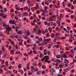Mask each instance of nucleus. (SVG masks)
<instances>
[{
  "label": "nucleus",
  "mask_w": 76,
  "mask_h": 76,
  "mask_svg": "<svg viewBox=\"0 0 76 76\" xmlns=\"http://www.w3.org/2000/svg\"><path fill=\"white\" fill-rule=\"evenodd\" d=\"M0 35H1V37H2L4 38H5V35L3 34V33L1 32H0Z\"/></svg>",
  "instance_id": "423d86ee"
},
{
  "label": "nucleus",
  "mask_w": 76,
  "mask_h": 76,
  "mask_svg": "<svg viewBox=\"0 0 76 76\" xmlns=\"http://www.w3.org/2000/svg\"><path fill=\"white\" fill-rule=\"evenodd\" d=\"M42 53H40V58H42Z\"/></svg>",
  "instance_id": "c85d7f7f"
},
{
  "label": "nucleus",
  "mask_w": 76,
  "mask_h": 76,
  "mask_svg": "<svg viewBox=\"0 0 76 76\" xmlns=\"http://www.w3.org/2000/svg\"><path fill=\"white\" fill-rule=\"evenodd\" d=\"M71 6H72V4H69L68 5V6L69 7H70Z\"/></svg>",
  "instance_id": "79ce46f5"
},
{
  "label": "nucleus",
  "mask_w": 76,
  "mask_h": 76,
  "mask_svg": "<svg viewBox=\"0 0 76 76\" xmlns=\"http://www.w3.org/2000/svg\"><path fill=\"white\" fill-rule=\"evenodd\" d=\"M47 53L49 56H50L51 55V52H48Z\"/></svg>",
  "instance_id": "f704fd0d"
},
{
  "label": "nucleus",
  "mask_w": 76,
  "mask_h": 76,
  "mask_svg": "<svg viewBox=\"0 0 76 76\" xmlns=\"http://www.w3.org/2000/svg\"><path fill=\"white\" fill-rule=\"evenodd\" d=\"M44 9L45 10H44V11H45V12H47V7H44Z\"/></svg>",
  "instance_id": "f3484780"
},
{
  "label": "nucleus",
  "mask_w": 76,
  "mask_h": 76,
  "mask_svg": "<svg viewBox=\"0 0 76 76\" xmlns=\"http://www.w3.org/2000/svg\"><path fill=\"white\" fill-rule=\"evenodd\" d=\"M31 71L32 72H34V71H35V70H34V69H31Z\"/></svg>",
  "instance_id": "13d9d810"
},
{
  "label": "nucleus",
  "mask_w": 76,
  "mask_h": 76,
  "mask_svg": "<svg viewBox=\"0 0 76 76\" xmlns=\"http://www.w3.org/2000/svg\"><path fill=\"white\" fill-rule=\"evenodd\" d=\"M34 59H35V60H38V57L36 56L34 57Z\"/></svg>",
  "instance_id": "7c9ffc66"
},
{
  "label": "nucleus",
  "mask_w": 76,
  "mask_h": 76,
  "mask_svg": "<svg viewBox=\"0 0 76 76\" xmlns=\"http://www.w3.org/2000/svg\"><path fill=\"white\" fill-rule=\"evenodd\" d=\"M3 26H4L5 27H4V28H8V27H9V25H7V26H6V25L5 24H4L3 25Z\"/></svg>",
  "instance_id": "6e6552de"
},
{
  "label": "nucleus",
  "mask_w": 76,
  "mask_h": 76,
  "mask_svg": "<svg viewBox=\"0 0 76 76\" xmlns=\"http://www.w3.org/2000/svg\"><path fill=\"white\" fill-rule=\"evenodd\" d=\"M75 34L72 33L70 34V36H71V38H73V35H74Z\"/></svg>",
  "instance_id": "2eb2a0df"
},
{
  "label": "nucleus",
  "mask_w": 76,
  "mask_h": 76,
  "mask_svg": "<svg viewBox=\"0 0 76 76\" xmlns=\"http://www.w3.org/2000/svg\"><path fill=\"white\" fill-rule=\"evenodd\" d=\"M64 31H65V32H67V30H66V28H64Z\"/></svg>",
  "instance_id": "09e8293b"
},
{
  "label": "nucleus",
  "mask_w": 76,
  "mask_h": 76,
  "mask_svg": "<svg viewBox=\"0 0 76 76\" xmlns=\"http://www.w3.org/2000/svg\"><path fill=\"white\" fill-rule=\"evenodd\" d=\"M18 17L19 18H21V14H18Z\"/></svg>",
  "instance_id": "e433bc0d"
},
{
  "label": "nucleus",
  "mask_w": 76,
  "mask_h": 76,
  "mask_svg": "<svg viewBox=\"0 0 76 76\" xmlns=\"http://www.w3.org/2000/svg\"><path fill=\"white\" fill-rule=\"evenodd\" d=\"M53 26H57V24L56 23H53Z\"/></svg>",
  "instance_id": "37998d69"
},
{
  "label": "nucleus",
  "mask_w": 76,
  "mask_h": 76,
  "mask_svg": "<svg viewBox=\"0 0 76 76\" xmlns=\"http://www.w3.org/2000/svg\"><path fill=\"white\" fill-rule=\"evenodd\" d=\"M54 34L52 33V34L51 35V37H54Z\"/></svg>",
  "instance_id": "864d4df0"
},
{
  "label": "nucleus",
  "mask_w": 76,
  "mask_h": 76,
  "mask_svg": "<svg viewBox=\"0 0 76 76\" xmlns=\"http://www.w3.org/2000/svg\"><path fill=\"white\" fill-rule=\"evenodd\" d=\"M68 63H67L66 62H64L63 63V67H67L68 66Z\"/></svg>",
  "instance_id": "f03ea898"
},
{
  "label": "nucleus",
  "mask_w": 76,
  "mask_h": 76,
  "mask_svg": "<svg viewBox=\"0 0 76 76\" xmlns=\"http://www.w3.org/2000/svg\"><path fill=\"white\" fill-rule=\"evenodd\" d=\"M2 51H4L6 50H5V48L4 47H2Z\"/></svg>",
  "instance_id": "a211bd4d"
},
{
  "label": "nucleus",
  "mask_w": 76,
  "mask_h": 76,
  "mask_svg": "<svg viewBox=\"0 0 76 76\" xmlns=\"http://www.w3.org/2000/svg\"><path fill=\"white\" fill-rule=\"evenodd\" d=\"M45 32H46V33L48 32V29H46L45 30Z\"/></svg>",
  "instance_id": "680f3d73"
},
{
  "label": "nucleus",
  "mask_w": 76,
  "mask_h": 76,
  "mask_svg": "<svg viewBox=\"0 0 76 76\" xmlns=\"http://www.w3.org/2000/svg\"><path fill=\"white\" fill-rule=\"evenodd\" d=\"M55 47H56V48H58V47H59V45H55Z\"/></svg>",
  "instance_id": "c9c22d12"
},
{
  "label": "nucleus",
  "mask_w": 76,
  "mask_h": 76,
  "mask_svg": "<svg viewBox=\"0 0 76 76\" xmlns=\"http://www.w3.org/2000/svg\"><path fill=\"white\" fill-rule=\"evenodd\" d=\"M70 9H69L68 10V11H67V12H70Z\"/></svg>",
  "instance_id": "338daca9"
},
{
  "label": "nucleus",
  "mask_w": 76,
  "mask_h": 76,
  "mask_svg": "<svg viewBox=\"0 0 76 76\" xmlns=\"http://www.w3.org/2000/svg\"><path fill=\"white\" fill-rule=\"evenodd\" d=\"M38 32H39V33H40V34H41V30H39Z\"/></svg>",
  "instance_id": "6e6d98bb"
},
{
  "label": "nucleus",
  "mask_w": 76,
  "mask_h": 76,
  "mask_svg": "<svg viewBox=\"0 0 76 76\" xmlns=\"http://www.w3.org/2000/svg\"><path fill=\"white\" fill-rule=\"evenodd\" d=\"M45 14H46V15H47V14L49 13V11H45Z\"/></svg>",
  "instance_id": "dca6fc26"
},
{
  "label": "nucleus",
  "mask_w": 76,
  "mask_h": 76,
  "mask_svg": "<svg viewBox=\"0 0 76 76\" xmlns=\"http://www.w3.org/2000/svg\"><path fill=\"white\" fill-rule=\"evenodd\" d=\"M43 13H42V16H45V11L44 10H43Z\"/></svg>",
  "instance_id": "1a4fd4ad"
},
{
  "label": "nucleus",
  "mask_w": 76,
  "mask_h": 76,
  "mask_svg": "<svg viewBox=\"0 0 76 76\" xmlns=\"http://www.w3.org/2000/svg\"><path fill=\"white\" fill-rule=\"evenodd\" d=\"M9 49H10V50H11V49H12V47L11 46V45H9Z\"/></svg>",
  "instance_id": "5fc2aeb1"
},
{
  "label": "nucleus",
  "mask_w": 76,
  "mask_h": 76,
  "mask_svg": "<svg viewBox=\"0 0 76 76\" xmlns=\"http://www.w3.org/2000/svg\"><path fill=\"white\" fill-rule=\"evenodd\" d=\"M72 39H73V40L74 41H76V39L75 38V36H73Z\"/></svg>",
  "instance_id": "412c9836"
},
{
  "label": "nucleus",
  "mask_w": 76,
  "mask_h": 76,
  "mask_svg": "<svg viewBox=\"0 0 76 76\" xmlns=\"http://www.w3.org/2000/svg\"><path fill=\"white\" fill-rule=\"evenodd\" d=\"M74 28H76V24H74Z\"/></svg>",
  "instance_id": "69168bd1"
},
{
  "label": "nucleus",
  "mask_w": 76,
  "mask_h": 76,
  "mask_svg": "<svg viewBox=\"0 0 76 76\" xmlns=\"http://www.w3.org/2000/svg\"><path fill=\"white\" fill-rule=\"evenodd\" d=\"M17 34H19V35H22L23 34L22 31H19L17 32Z\"/></svg>",
  "instance_id": "39448f33"
},
{
  "label": "nucleus",
  "mask_w": 76,
  "mask_h": 76,
  "mask_svg": "<svg viewBox=\"0 0 76 76\" xmlns=\"http://www.w3.org/2000/svg\"><path fill=\"white\" fill-rule=\"evenodd\" d=\"M31 38H34V35H31L30 36Z\"/></svg>",
  "instance_id": "5701e85b"
},
{
  "label": "nucleus",
  "mask_w": 76,
  "mask_h": 76,
  "mask_svg": "<svg viewBox=\"0 0 76 76\" xmlns=\"http://www.w3.org/2000/svg\"><path fill=\"white\" fill-rule=\"evenodd\" d=\"M33 45V43H31L30 44V45L31 47H32Z\"/></svg>",
  "instance_id": "de8ad7c7"
},
{
  "label": "nucleus",
  "mask_w": 76,
  "mask_h": 76,
  "mask_svg": "<svg viewBox=\"0 0 76 76\" xmlns=\"http://www.w3.org/2000/svg\"><path fill=\"white\" fill-rule=\"evenodd\" d=\"M41 73V71H38L37 72V75H39Z\"/></svg>",
  "instance_id": "393cba45"
},
{
  "label": "nucleus",
  "mask_w": 76,
  "mask_h": 76,
  "mask_svg": "<svg viewBox=\"0 0 76 76\" xmlns=\"http://www.w3.org/2000/svg\"><path fill=\"white\" fill-rule=\"evenodd\" d=\"M4 12H7V10H6V8H4Z\"/></svg>",
  "instance_id": "49530a36"
},
{
  "label": "nucleus",
  "mask_w": 76,
  "mask_h": 76,
  "mask_svg": "<svg viewBox=\"0 0 76 76\" xmlns=\"http://www.w3.org/2000/svg\"><path fill=\"white\" fill-rule=\"evenodd\" d=\"M24 38L25 39H28V37L26 36H24Z\"/></svg>",
  "instance_id": "b1692460"
},
{
  "label": "nucleus",
  "mask_w": 76,
  "mask_h": 76,
  "mask_svg": "<svg viewBox=\"0 0 76 76\" xmlns=\"http://www.w3.org/2000/svg\"><path fill=\"white\" fill-rule=\"evenodd\" d=\"M22 67V64H19L18 65V67L19 69H20V68H21V67Z\"/></svg>",
  "instance_id": "ddd939ff"
},
{
  "label": "nucleus",
  "mask_w": 76,
  "mask_h": 76,
  "mask_svg": "<svg viewBox=\"0 0 76 76\" xmlns=\"http://www.w3.org/2000/svg\"><path fill=\"white\" fill-rule=\"evenodd\" d=\"M32 53V50H30V52H28V53L29 54V55H30L31 53Z\"/></svg>",
  "instance_id": "4468645a"
},
{
  "label": "nucleus",
  "mask_w": 76,
  "mask_h": 76,
  "mask_svg": "<svg viewBox=\"0 0 76 76\" xmlns=\"http://www.w3.org/2000/svg\"><path fill=\"white\" fill-rule=\"evenodd\" d=\"M49 3H52V0H48Z\"/></svg>",
  "instance_id": "8fccbe9b"
},
{
  "label": "nucleus",
  "mask_w": 76,
  "mask_h": 76,
  "mask_svg": "<svg viewBox=\"0 0 76 76\" xmlns=\"http://www.w3.org/2000/svg\"><path fill=\"white\" fill-rule=\"evenodd\" d=\"M11 27H8L7 28H6V32H7V31H8L9 32H10V31H11V29H12V28H11Z\"/></svg>",
  "instance_id": "7ed1b4c3"
},
{
  "label": "nucleus",
  "mask_w": 76,
  "mask_h": 76,
  "mask_svg": "<svg viewBox=\"0 0 76 76\" xmlns=\"http://www.w3.org/2000/svg\"><path fill=\"white\" fill-rule=\"evenodd\" d=\"M45 24V25H47L48 24V22L45 21L44 22Z\"/></svg>",
  "instance_id": "ea45409f"
},
{
  "label": "nucleus",
  "mask_w": 76,
  "mask_h": 76,
  "mask_svg": "<svg viewBox=\"0 0 76 76\" xmlns=\"http://www.w3.org/2000/svg\"><path fill=\"white\" fill-rule=\"evenodd\" d=\"M0 72H3V70L2 69H0Z\"/></svg>",
  "instance_id": "0e129e2a"
},
{
  "label": "nucleus",
  "mask_w": 76,
  "mask_h": 76,
  "mask_svg": "<svg viewBox=\"0 0 76 76\" xmlns=\"http://www.w3.org/2000/svg\"><path fill=\"white\" fill-rule=\"evenodd\" d=\"M19 45H22V42L20 41V42H19Z\"/></svg>",
  "instance_id": "4be33fe9"
},
{
  "label": "nucleus",
  "mask_w": 76,
  "mask_h": 76,
  "mask_svg": "<svg viewBox=\"0 0 76 76\" xmlns=\"http://www.w3.org/2000/svg\"><path fill=\"white\" fill-rule=\"evenodd\" d=\"M49 59V57L48 56H46L43 57L42 59V61L43 62L44 61V60L45 59V62H48V59Z\"/></svg>",
  "instance_id": "f257e3e1"
},
{
  "label": "nucleus",
  "mask_w": 76,
  "mask_h": 76,
  "mask_svg": "<svg viewBox=\"0 0 76 76\" xmlns=\"http://www.w3.org/2000/svg\"><path fill=\"white\" fill-rule=\"evenodd\" d=\"M23 60L24 61H26V57H24L23 58Z\"/></svg>",
  "instance_id": "bf43d9fd"
},
{
  "label": "nucleus",
  "mask_w": 76,
  "mask_h": 76,
  "mask_svg": "<svg viewBox=\"0 0 76 76\" xmlns=\"http://www.w3.org/2000/svg\"><path fill=\"white\" fill-rule=\"evenodd\" d=\"M50 72L51 73H53V72L54 73V72H55L56 71H54V68H52L50 69Z\"/></svg>",
  "instance_id": "20e7f679"
},
{
  "label": "nucleus",
  "mask_w": 76,
  "mask_h": 76,
  "mask_svg": "<svg viewBox=\"0 0 76 76\" xmlns=\"http://www.w3.org/2000/svg\"><path fill=\"white\" fill-rule=\"evenodd\" d=\"M62 57L63 58H67V55L66 54H64V56H62Z\"/></svg>",
  "instance_id": "9b49d317"
},
{
  "label": "nucleus",
  "mask_w": 76,
  "mask_h": 76,
  "mask_svg": "<svg viewBox=\"0 0 76 76\" xmlns=\"http://www.w3.org/2000/svg\"><path fill=\"white\" fill-rule=\"evenodd\" d=\"M31 69H34V66H32L31 67Z\"/></svg>",
  "instance_id": "052dcab7"
},
{
  "label": "nucleus",
  "mask_w": 76,
  "mask_h": 76,
  "mask_svg": "<svg viewBox=\"0 0 76 76\" xmlns=\"http://www.w3.org/2000/svg\"><path fill=\"white\" fill-rule=\"evenodd\" d=\"M0 11L1 13H4V11H3V10L2 9L0 10Z\"/></svg>",
  "instance_id": "72a5a7b5"
},
{
  "label": "nucleus",
  "mask_w": 76,
  "mask_h": 76,
  "mask_svg": "<svg viewBox=\"0 0 76 76\" xmlns=\"http://www.w3.org/2000/svg\"><path fill=\"white\" fill-rule=\"evenodd\" d=\"M57 76H63L62 75H61L60 74H58V75Z\"/></svg>",
  "instance_id": "774afa93"
},
{
  "label": "nucleus",
  "mask_w": 76,
  "mask_h": 76,
  "mask_svg": "<svg viewBox=\"0 0 76 76\" xmlns=\"http://www.w3.org/2000/svg\"><path fill=\"white\" fill-rule=\"evenodd\" d=\"M9 22L10 23V24H12V20H10L9 21Z\"/></svg>",
  "instance_id": "c756f323"
},
{
  "label": "nucleus",
  "mask_w": 76,
  "mask_h": 76,
  "mask_svg": "<svg viewBox=\"0 0 76 76\" xmlns=\"http://www.w3.org/2000/svg\"><path fill=\"white\" fill-rule=\"evenodd\" d=\"M42 44L43 45H46V44H48V43L45 42V44H43V43H42Z\"/></svg>",
  "instance_id": "bb28decb"
},
{
  "label": "nucleus",
  "mask_w": 76,
  "mask_h": 76,
  "mask_svg": "<svg viewBox=\"0 0 76 76\" xmlns=\"http://www.w3.org/2000/svg\"><path fill=\"white\" fill-rule=\"evenodd\" d=\"M3 17L4 18H7V15H6V16L4 15L3 16Z\"/></svg>",
  "instance_id": "603ef678"
},
{
  "label": "nucleus",
  "mask_w": 76,
  "mask_h": 76,
  "mask_svg": "<svg viewBox=\"0 0 76 76\" xmlns=\"http://www.w3.org/2000/svg\"><path fill=\"white\" fill-rule=\"evenodd\" d=\"M44 42H47L46 39H45L44 40H43V42H42V43H44Z\"/></svg>",
  "instance_id": "a878e982"
},
{
  "label": "nucleus",
  "mask_w": 76,
  "mask_h": 76,
  "mask_svg": "<svg viewBox=\"0 0 76 76\" xmlns=\"http://www.w3.org/2000/svg\"><path fill=\"white\" fill-rule=\"evenodd\" d=\"M42 19H43V20H45V19H46L44 17H42Z\"/></svg>",
  "instance_id": "c03bdc74"
},
{
  "label": "nucleus",
  "mask_w": 76,
  "mask_h": 76,
  "mask_svg": "<svg viewBox=\"0 0 76 76\" xmlns=\"http://www.w3.org/2000/svg\"><path fill=\"white\" fill-rule=\"evenodd\" d=\"M42 4L43 6H44V2L42 1Z\"/></svg>",
  "instance_id": "3c124183"
},
{
  "label": "nucleus",
  "mask_w": 76,
  "mask_h": 76,
  "mask_svg": "<svg viewBox=\"0 0 76 76\" xmlns=\"http://www.w3.org/2000/svg\"><path fill=\"white\" fill-rule=\"evenodd\" d=\"M41 22H37V24H38V25H41Z\"/></svg>",
  "instance_id": "a19ab883"
},
{
  "label": "nucleus",
  "mask_w": 76,
  "mask_h": 76,
  "mask_svg": "<svg viewBox=\"0 0 76 76\" xmlns=\"http://www.w3.org/2000/svg\"><path fill=\"white\" fill-rule=\"evenodd\" d=\"M73 50L75 51V49H72L70 51V53H73V54H75V52H73Z\"/></svg>",
  "instance_id": "9d476101"
},
{
  "label": "nucleus",
  "mask_w": 76,
  "mask_h": 76,
  "mask_svg": "<svg viewBox=\"0 0 76 76\" xmlns=\"http://www.w3.org/2000/svg\"><path fill=\"white\" fill-rule=\"evenodd\" d=\"M67 69L68 70V71H70V70H71V69L70 68V67H68L67 68Z\"/></svg>",
  "instance_id": "aec40b11"
},
{
  "label": "nucleus",
  "mask_w": 76,
  "mask_h": 76,
  "mask_svg": "<svg viewBox=\"0 0 76 76\" xmlns=\"http://www.w3.org/2000/svg\"><path fill=\"white\" fill-rule=\"evenodd\" d=\"M33 65L35 67H36V66H37V63H34L33 64Z\"/></svg>",
  "instance_id": "6ab92c4d"
},
{
  "label": "nucleus",
  "mask_w": 76,
  "mask_h": 76,
  "mask_svg": "<svg viewBox=\"0 0 76 76\" xmlns=\"http://www.w3.org/2000/svg\"><path fill=\"white\" fill-rule=\"evenodd\" d=\"M71 9H75V7H74V6H73V5H72L71 6Z\"/></svg>",
  "instance_id": "58836bf2"
},
{
  "label": "nucleus",
  "mask_w": 76,
  "mask_h": 76,
  "mask_svg": "<svg viewBox=\"0 0 76 76\" xmlns=\"http://www.w3.org/2000/svg\"><path fill=\"white\" fill-rule=\"evenodd\" d=\"M26 34L27 36H29V35H30V32H29L28 31L27 32Z\"/></svg>",
  "instance_id": "f8f14e48"
},
{
  "label": "nucleus",
  "mask_w": 76,
  "mask_h": 76,
  "mask_svg": "<svg viewBox=\"0 0 76 76\" xmlns=\"http://www.w3.org/2000/svg\"><path fill=\"white\" fill-rule=\"evenodd\" d=\"M28 6H30V7H32V6H33V4H28Z\"/></svg>",
  "instance_id": "2f4dec72"
},
{
  "label": "nucleus",
  "mask_w": 76,
  "mask_h": 76,
  "mask_svg": "<svg viewBox=\"0 0 76 76\" xmlns=\"http://www.w3.org/2000/svg\"><path fill=\"white\" fill-rule=\"evenodd\" d=\"M57 58H61V55H57L56 56Z\"/></svg>",
  "instance_id": "0eeeda50"
},
{
  "label": "nucleus",
  "mask_w": 76,
  "mask_h": 76,
  "mask_svg": "<svg viewBox=\"0 0 76 76\" xmlns=\"http://www.w3.org/2000/svg\"><path fill=\"white\" fill-rule=\"evenodd\" d=\"M48 64H49L50 63H51V61L50 60H49V61H48Z\"/></svg>",
  "instance_id": "a18cd8bd"
},
{
  "label": "nucleus",
  "mask_w": 76,
  "mask_h": 76,
  "mask_svg": "<svg viewBox=\"0 0 76 76\" xmlns=\"http://www.w3.org/2000/svg\"><path fill=\"white\" fill-rule=\"evenodd\" d=\"M3 57H5V58H6V54L5 53H4L3 54Z\"/></svg>",
  "instance_id": "cd10ccee"
},
{
  "label": "nucleus",
  "mask_w": 76,
  "mask_h": 76,
  "mask_svg": "<svg viewBox=\"0 0 76 76\" xmlns=\"http://www.w3.org/2000/svg\"><path fill=\"white\" fill-rule=\"evenodd\" d=\"M12 24H15V21L13 20V21H12Z\"/></svg>",
  "instance_id": "4d7b16f0"
},
{
  "label": "nucleus",
  "mask_w": 76,
  "mask_h": 76,
  "mask_svg": "<svg viewBox=\"0 0 76 76\" xmlns=\"http://www.w3.org/2000/svg\"><path fill=\"white\" fill-rule=\"evenodd\" d=\"M9 63V62H8V61H6L5 62V64L6 65H8V64Z\"/></svg>",
  "instance_id": "4c0bfd02"
},
{
  "label": "nucleus",
  "mask_w": 76,
  "mask_h": 76,
  "mask_svg": "<svg viewBox=\"0 0 76 76\" xmlns=\"http://www.w3.org/2000/svg\"><path fill=\"white\" fill-rule=\"evenodd\" d=\"M8 40H9V41L10 42H12V39H8Z\"/></svg>",
  "instance_id": "e2e57ef3"
},
{
  "label": "nucleus",
  "mask_w": 76,
  "mask_h": 76,
  "mask_svg": "<svg viewBox=\"0 0 76 76\" xmlns=\"http://www.w3.org/2000/svg\"><path fill=\"white\" fill-rule=\"evenodd\" d=\"M36 42L37 44H39L40 43V42L39 41H36Z\"/></svg>",
  "instance_id": "473e14b6"
}]
</instances>
